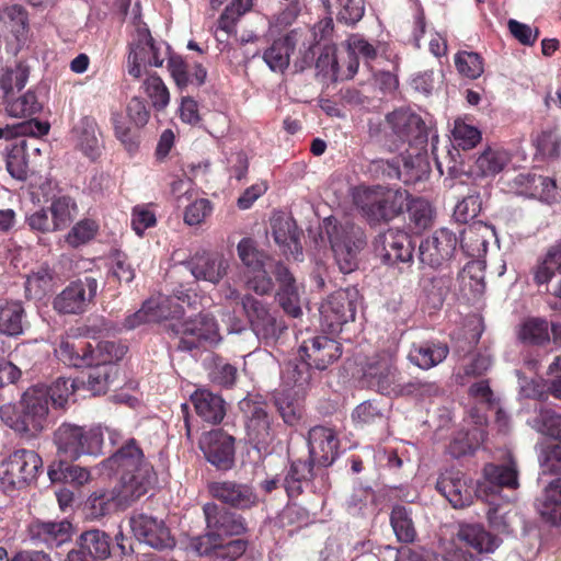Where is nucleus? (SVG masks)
Masks as SVG:
<instances>
[{"label":"nucleus","mask_w":561,"mask_h":561,"mask_svg":"<svg viewBox=\"0 0 561 561\" xmlns=\"http://www.w3.org/2000/svg\"><path fill=\"white\" fill-rule=\"evenodd\" d=\"M197 304V295L180 286L174 290L173 296H157L145 301L142 307L128 320V325L134 328L142 322L179 318L185 313V307L195 310Z\"/></svg>","instance_id":"nucleus-10"},{"label":"nucleus","mask_w":561,"mask_h":561,"mask_svg":"<svg viewBox=\"0 0 561 561\" xmlns=\"http://www.w3.org/2000/svg\"><path fill=\"white\" fill-rule=\"evenodd\" d=\"M55 443L59 454L69 459H78L81 455H101L103 430L101 425L84 431L77 425L62 424L55 433Z\"/></svg>","instance_id":"nucleus-12"},{"label":"nucleus","mask_w":561,"mask_h":561,"mask_svg":"<svg viewBox=\"0 0 561 561\" xmlns=\"http://www.w3.org/2000/svg\"><path fill=\"white\" fill-rule=\"evenodd\" d=\"M48 394L45 386L27 389L19 403L0 407V419L20 435L34 437L48 425Z\"/></svg>","instance_id":"nucleus-5"},{"label":"nucleus","mask_w":561,"mask_h":561,"mask_svg":"<svg viewBox=\"0 0 561 561\" xmlns=\"http://www.w3.org/2000/svg\"><path fill=\"white\" fill-rule=\"evenodd\" d=\"M0 19L4 23H9L11 32L18 41L25 38L27 30V13L20 4L8 5L2 10Z\"/></svg>","instance_id":"nucleus-61"},{"label":"nucleus","mask_w":561,"mask_h":561,"mask_svg":"<svg viewBox=\"0 0 561 561\" xmlns=\"http://www.w3.org/2000/svg\"><path fill=\"white\" fill-rule=\"evenodd\" d=\"M408 191L400 187L373 186L357 192L355 203L369 221H388L399 216L409 201Z\"/></svg>","instance_id":"nucleus-8"},{"label":"nucleus","mask_w":561,"mask_h":561,"mask_svg":"<svg viewBox=\"0 0 561 561\" xmlns=\"http://www.w3.org/2000/svg\"><path fill=\"white\" fill-rule=\"evenodd\" d=\"M533 427L553 439L561 442V415L552 410H540L533 421Z\"/></svg>","instance_id":"nucleus-64"},{"label":"nucleus","mask_w":561,"mask_h":561,"mask_svg":"<svg viewBox=\"0 0 561 561\" xmlns=\"http://www.w3.org/2000/svg\"><path fill=\"white\" fill-rule=\"evenodd\" d=\"M330 14L347 25H354L365 13L364 0H322Z\"/></svg>","instance_id":"nucleus-46"},{"label":"nucleus","mask_w":561,"mask_h":561,"mask_svg":"<svg viewBox=\"0 0 561 561\" xmlns=\"http://www.w3.org/2000/svg\"><path fill=\"white\" fill-rule=\"evenodd\" d=\"M28 142L21 139L14 145L7 157V169L18 180H25L28 173Z\"/></svg>","instance_id":"nucleus-50"},{"label":"nucleus","mask_w":561,"mask_h":561,"mask_svg":"<svg viewBox=\"0 0 561 561\" xmlns=\"http://www.w3.org/2000/svg\"><path fill=\"white\" fill-rule=\"evenodd\" d=\"M512 154L502 147H488L476 159L473 170L481 176H494L511 162Z\"/></svg>","instance_id":"nucleus-43"},{"label":"nucleus","mask_w":561,"mask_h":561,"mask_svg":"<svg viewBox=\"0 0 561 561\" xmlns=\"http://www.w3.org/2000/svg\"><path fill=\"white\" fill-rule=\"evenodd\" d=\"M145 76L146 78L141 85L145 94L149 98L154 108L159 111L163 110L170 102V93L167 85L162 79L154 73Z\"/></svg>","instance_id":"nucleus-52"},{"label":"nucleus","mask_w":561,"mask_h":561,"mask_svg":"<svg viewBox=\"0 0 561 561\" xmlns=\"http://www.w3.org/2000/svg\"><path fill=\"white\" fill-rule=\"evenodd\" d=\"M536 507L543 518L552 524L558 523L561 518V478L546 486L542 496L536 501Z\"/></svg>","instance_id":"nucleus-45"},{"label":"nucleus","mask_w":561,"mask_h":561,"mask_svg":"<svg viewBox=\"0 0 561 561\" xmlns=\"http://www.w3.org/2000/svg\"><path fill=\"white\" fill-rule=\"evenodd\" d=\"M301 32L290 31L284 38L273 42L264 51L263 59L272 71L283 72L289 65L290 53L300 42Z\"/></svg>","instance_id":"nucleus-35"},{"label":"nucleus","mask_w":561,"mask_h":561,"mask_svg":"<svg viewBox=\"0 0 561 561\" xmlns=\"http://www.w3.org/2000/svg\"><path fill=\"white\" fill-rule=\"evenodd\" d=\"M375 252L386 264H407L412 262L413 244L407 232L390 228L375 239Z\"/></svg>","instance_id":"nucleus-19"},{"label":"nucleus","mask_w":561,"mask_h":561,"mask_svg":"<svg viewBox=\"0 0 561 561\" xmlns=\"http://www.w3.org/2000/svg\"><path fill=\"white\" fill-rule=\"evenodd\" d=\"M322 324L332 332L339 330L342 324L354 320L355 306L345 291H335L324 300L320 308Z\"/></svg>","instance_id":"nucleus-26"},{"label":"nucleus","mask_w":561,"mask_h":561,"mask_svg":"<svg viewBox=\"0 0 561 561\" xmlns=\"http://www.w3.org/2000/svg\"><path fill=\"white\" fill-rule=\"evenodd\" d=\"M405 206L409 213L410 224L413 226V229L421 231L432 225L433 209L426 199H409Z\"/></svg>","instance_id":"nucleus-56"},{"label":"nucleus","mask_w":561,"mask_h":561,"mask_svg":"<svg viewBox=\"0 0 561 561\" xmlns=\"http://www.w3.org/2000/svg\"><path fill=\"white\" fill-rule=\"evenodd\" d=\"M107 434L111 444L118 446L107 457L110 500L116 506L124 508L147 493L150 468L134 438H127L121 444L122 436L118 432L107 431Z\"/></svg>","instance_id":"nucleus-2"},{"label":"nucleus","mask_w":561,"mask_h":561,"mask_svg":"<svg viewBox=\"0 0 561 561\" xmlns=\"http://www.w3.org/2000/svg\"><path fill=\"white\" fill-rule=\"evenodd\" d=\"M387 123L399 140L408 142L407 152H424L428 141V130L420 115L410 110L400 108L387 116Z\"/></svg>","instance_id":"nucleus-16"},{"label":"nucleus","mask_w":561,"mask_h":561,"mask_svg":"<svg viewBox=\"0 0 561 561\" xmlns=\"http://www.w3.org/2000/svg\"><path fill=\"white\" fill-rule=\"evenodd\" d=\"M272 236L285 254L296 257L301 254L299 234L295 221L287 216L276 215L271 220Z\"/></svg>","instance_id":"nucleus-36"},{"label":"nucleus","mask_w":561,"mask_h":561,"mask_svg":"<svg viewBox=\"0 0 561 561\" xmlns=\"http://www.w3.org/2000/svg\"><path fill=\"white\" fill-rule=\"evenodd\" d=\"M96 293V280L85 277L84 280L71 283L53 301V308L62 314H78L84 311L87 304Z\"/></svg>","instance_id":"nucleus-22"},{"label":"nucleus","mask_w":561,"mask_h":561,"mask_svg":"<svg viewBox=\"0 0 561 561\" xmlns=\"http://www.w3.org/2000/svg\"><path fill=\"white\" fill-rule=\"evenodd\" d=\"M436 488L455 508H462L472 502V490L458 471L442 474Z\"/></svg>","instance_id":"nucleus-32"},{"label":"nucleus","mask_w":561,"mask_h":561,"mask_svg":"<svg viewBox=\"0 0 561 561\" xmlns=\"http://www.w3.org/2000/svg\"><path fill=\"white\" fill-rule=\"evenodd\" d=\"M493 233L491 227L481 222L469 226L461 231V250L470 257H480L486 253L488 236Z\"/></svg>","instance_id":"nucleus-44"},{"label":"nucleus","mask_w":561,"mask_h":561,"mask_svg":"<svg viewBox=\"0 0 561 561\" xmlns=\"http://www.w3.org/2000/svg\"><path fill=\"white\" fill-rule=\"evenodd\" d=\"M340 343L328 336H314L304 341L299 347L300 362H288L282 369V381L274 393L275 405L283 420L294 425L300 417V401L306 396L311 381L310 367L319 370L340 358Z\"/></svg>","instance_id":"nucleus-1"},{"label":"nucleus","mask_w":561,"mask_h":561,"mask_svg":"<svg viewBox=\"0 0 561 561\" xmlns=\"http://www.w3.org/2000/svg\"><path fill=\"white\" fill-rule=\"evenodd\" d=\"M455 66L458 72L469 79L479 78L484 70L481 56L473 51H459L455 56Z\"/></svg>","instance_id":"nucleus-63"},{"label":"nucleus","mask_w":561,"mask_h":561,"mask_svg":"<svg viewBox=\"0 0 561 561\" xmlns=\"http://www.w3.org/2000/svg\"><path fill=\"white\" fill-rule=\"evenodd\" d=\"M518 336L526 343H545L549 340V323L541 318H528L520 324Z\"/></svg>","instance_id":"nucleus-55"},{"label":"nucleus","mask_w":561,"mask_h":561,"mask_svg":"<svg viewBox=\"0 0 561 561\" xmlns=\"http://www.w3.org/2000/svg\"><path fill=\"white\" fill-rule=\"evenodd\" d=\"M531 273L538 286L548 285L557 273H561V240L548 247L537 259Z\"/></svg>","instance_id":"nucleus-40"},{"label":"nucleus","mask_w":561,"mask_h":561,"mask_svg":"<svg viewBox=\"0 0 561 561\" xmlns=\"http://www.w3.org/2000/svg\"><path fill=\"white\" fill-rule=\"evenodd\" d=\"M457 245L458 237L456 233L447 228L438 229L420 243V261L433 268L440 267L451 260Z\"/></svg>","instance_id":"nucleus-18"},{"label":"nucleus","mask_w":561,"mask_h":561,"mask_svg":"<svg viewBox=\"0 0 561 561\" xmlns=\"http://www.w3.org/2000/svg\"><path fill=\"white\" fill-rule=\"evenodd\" d=\"M362 380L367 388L388 397L438 391V388L433 383L401 382V375L396 366V356L390 351H382L367 358L363 367Z\"/></svg>","instance_id":"nucleus-4"},{"label":"nucleus","mask_w":561,"mask_h":561,"mask_svg":"<svg viewBox=\"0 0 561 561\" xmlns=\"http://www.w3.org/2000/svg\"><path fill=\"white\" fill-rule=\"evenodd\" d=\"M135 278V271L127 261V256L116 245L111 247L107 253V291H113L112 296L121 294Z\"/></svg>","instance_id":"nucleus-29"},{"label":"nucleus","mask_w":561,"mask_h":561,"mask_svg":"<svg viewBox=\"0 0 561 561\" xmlns=\"http://www.w3.org/2000/svg\"><path fill=\"white\" fill-rule=\"evenodd\" d=\"M275 276L279 283V290L277 293V299L284 311L297 318L301 314V308L299 305V295L295 278L286 266L277 264L275 267Z\"/></svg>","instance_id":"nucleus-37"},{"label":"nucleus","mask_w":561,"mask_h":561,"mask_svg":"<svg viewBox=\"0 0 561 561\" xmlns=\"http://www.w3.org/2000/svg\"><path fill=\"white\" fill-rule=\"evenodd\" d=\"M327 233L331 248L342 273H351L356 267V259L365 244L362 229L350 221L337 224L335 219H325Z\"/></svg>","instance_id":"nucleus-11"},{"label":"nucleus","mask_w":561,"mask_h":561,"mask_svg":"<svg viewBox=\"0 0 561 561\" xmlns=\"http://www.w3.org/2000/svg\"><path fill=\"white\" fill-rule=\"evenodd\" d=\"M183 264L196 280L213 285H218L230 267L229 260L222 254L207 251L196 252Z\"/></svg>","instance_id":"nucleus-21"},{"label":"nucleus","mask_w":561,"mask_h":561,"mask_svg":"<svg viewBox=\"0 0 561 561\" xmlns=\"http://www.w3.org/2000/svg\"><path fill=\"white\" fill-rule=\"evenodd\" d=\"M278 263H273L270 261L267 264H263L259 266V268H253L250 271H245V283L247 286L252 289L257 295H266L273 289V282L268 275V270L275 268Z\"/></svg>","instance_id":"nucleus-57"},{"label":"nucleus","mask_w":561,"mask_h":561,"mask_svg":"<svg viewBox=\"0 0 561 561\" xmlns=\"http://www.w3.org/2000/svg\"><path fill=\"white\" fill-rule=\"evenodd\" d=\"M72 525L64 519L60 522L35 520L28 526L32 545L55 548L71 539Z\"/></svg>","instance_id":"nucleus-27"},{"label":"nucleus","mask_w":561,"mask_h":561,"mask_svg":"<svg viewBox=\"0 0 561 561\" xmlns=\"http://www.w3.org/2000/svg\"><path fill=\"white\" fill-rule=\"evenodd\" d=\"M42 459L34 450L19 449L0 463V488L4 492L22 489L36 479Z\"/></svg>","instance_id":"nucleus-13"},{"label":"nucleus","mask_w":561,"mask_h":561,"mask_svg":"<svg viewBox=\"0 0 561 561\" xmlns=\"http://www.w3.org/2000/svg\"><path fill=\"white\" fill-rule=\"evenodd\" d=\"M402 167L397 160L376 159L370 162L369 170L377 175L400 179L405 184H415L428 178L431 172L427 154L424 152H407L402 156Z\"/></svg>","instance_id":"nucleus-14"},{"label":"nucleus","mask_w":561,"mask_h":561,"mask_svg":"<svg viewBox=\"0 0 561 561\" xmlns=\"http://www.w3.org/2000/svg\"><path fill=\"white\" fill-rule=\"evenodd\" d=\"M242 309L253 333L266 344L275 342L286 330L285 322L265 302L251 295L242 298Z\"/></svg>","instance_id":"nucleus-15"},{"label":"nucleus","mask_w":561,"mask_h":561,"mask_svg":"<svg viewBox=\"0 0 561 561\" xmlns=\"http://www.w3.org/2000/svg\"><path fill=\"white\" fill-rule=\"evenodd\" d=\"M451 135L455 146L463 150L476 147L481 140L480 130L461 118H457L454 122Z\"/></svg>","instance_id":"nucleus-59"},{"label":"nucleus","mask_w":561,"mask_h":561,"mask_svg":"<svg viewBox=\"0 0 561 561\" xmlns=\"http://www.w3.org/2000/svg\"><path fill=\"white\" fill-rule=\"evenodd\" d=\"M28 75L30 68L22 61L16 62L14 67H8L0 78V90L3 92V98H7L14 90L23 89Z\"/></svg>","instance_id":"nucleus-51"},{"label":"nucleus","mask_w":561,"mask_h":561,"mask_svg":"<svg viewBox=\"0 0 561 561\" xmlns=\"http://www.w3.org/2000/svg\"><path fill=\"white\" fill-rule=\"evenodd\" d=\"M449 348L446 344L436 342H423L413 344L408 358L421 369H430L442 363L448 355Z\"/></svg>","instance_id":"nucleus-42"},{"label":"nucleus","mask_w":561,"mask_h":561,"mask_svg":"<svg viewBox=\"0 0 561 561\" xmlns=\"http://www.w3.org/2000/svg\"><path fill=\"white\" fill-rule=\"evenodd\" d=\"M25 310L21 302L11 301L0 307V332L16 336L23 333Z\"/></svg>","instance_id":"nucleus-47"},{"label":"nucleus","mask_w":561,"mask_h":561,"mask_svg":"<svg viewBox=\"0 0 561 561\" xmlns=\"http://www.w3.org/2000/svg\"><path fill=\"white\" fill-rule=\"evenodd\" d=\"M375 500V492L370 488H357L347 502L348 512L353 515H373L376 512Z\"/></svg>","instance_id":"nucleus-58"},{"label":"nucleus","mask_w":561,"mask_h":561,"mask_svg":"<svg viewBox=\"0 0 561 561\" xmlns=\"http://www.w3.org/2000/svg\"><path fill=\"white\" fill-rule=\"evenodd\" d=\"M518 486V471L511 456L503 463L485 465L478 493L489 503V522L500 533H508L511 529V522L506 513H501L500 507L503 503H511L516 499Z\"/></svg>","instance_id":"nucleus-3"},{"label":"nucleus","mask_w":561,"mask_h":561,"mask_svg":"<svg viewBox=\"0 0 561 561\" xmlns=\"http://www.w3.org/2000/svg\"><path fill=\"white\" fill-rule=\"evenodd\" d=\"M203 511L207 528L220 539L245 531V523L240 515L219 508L215 503H206Z\"/></svg>","instance_id":"nucleus-28"},{"label":"nucleus","mask_w":561,"mask_h":561,"mask_svg":"<svg viewBox=\"0 0 561 561\" xmlns=\"http://www.w3.org/2000/svg\"><path fill=\"white\" fill-rule=\"evenodd\" d=\"M540 474H561V446L539 443L536 445Z\"/></svg>","instance_id":"nucleus-53"},{"label":"nucleus","mask_w":561,"mask_h":561,"mask_svg":"<svg viewBox=\"0 0 561 561\" xmlns=\"http://www.w3.org/2000/svg\"><path fill=\"white\" fill-rule=\"evenodd\" d=\"M105 560V533L92 529L81 535L79 550H72L67 556V561H104Z\"/></svg>","instance_id":"nucleus-39"},{"label":"nucleus","mask_w":561,"mask_h":561,"mask_svg":"<svg viewBox=\"0 0 561 561\" xmlns=\"http://www.w3.org/2000/svg\"><path fill=\"white\" fill-rule=\"evenodd\" d=\"M333 27L334 23L332 18H325L320 20L310 30H299L302 34L300 37V42L302 41V45L307 47V51L304 57V64L306 66L310 65L313 58V54L310 53L311 47L314 44H318L321 41L329 38L333 32Z\"/></svg>","instance_id":"nucleus-49"},{"label":"nucleus","mask_w":561,"mask_h":561,"mask_svg":"<svg viewBox=\"0 0 561 561\" xmlns=\"http://www.w3.org/2000/svg\"><path fill=\"white\" fill-rule=\"evenodd\" d=\"M135 537L154 549H168L174 546V539L164 522L152 516L139 514L130 519Z\"/></svg>","instance_id":"nucleus-23"},{"label":"nucleus","mask_w":561,"mask_h":561,"mask_svg":"<svg viewBox=\"0 0 561 561\" xmlns=\"http://www.w3.org/2000/svg\"><path fill=\"white\" fill-rule=\"evenodd\" d=\"M392 529L399 541L412 542L416 537V530L412 519V512L403 505H396L390 515Z\"/></svg>","instance_id":"nucleus-48"},{"label":"nucleus","mask_w":561,"mask_h":561,"mask_svg":"<svg viewBox=\"0 0 561 561\" xmlns=\"http://www.w3.org/2000/svg\"><path fill=\"white\" fill-rule=\"evenodd\" d=\"M46 389L48 390V401L51 400L55 408L65 409L70 400H73L75 392L80 389L79 379L71 380L58 378Z\"/></svg>","instance_id":"nucleus-54"},{"label":"nucleus","mask_w":561,"mask_h":561,"mask_svg":"<svg viewBox=\"0 0 561 561\" xmlns=\"http://www.w3.org/2000/svg\"><path fill=\"white\" fill-rule=\"evenodd\" d=\"M136 35L129 45L126 61L127 73L134 79L148 75L149 67H161L169 57L170 46L163 41H154L148 27L141 24L138 13H134Z\"/></svg>","instance_id":"nucleus-7"},{"label":"nucleus","mask_w":561,"mask_h":561,"mask_svg":"<svg viewBox=\"0 0 561 561\" xmlns=\"http://www.w3.org/2000/svg\"><path fill=\"white\" fill-rule=\"evenodd\" d=\"M175 333L181 335L178 347L192 351L205 344H216L220 341L218 324L214 317L201 313L194 319L175 325Z\"/></svg>","instance_id":"nucleus-17"},{"label":"nucleus","mask_w":561,"mask_h":561,"mask_svg":"<svg viewBox=\"0 0 561 561\" xmlns=\"http://www.w3.org/2000/svg\"><path fill=\"white\" fill-rule=\"evenodd\" d=\"M206 459L219 469H228L233 462L234 439L222 431L208 432L199 442Z\"/></svg>","instance_id":"nucleus-25"},{"label":"nucleus","mask_w":561,"mask_h":561,"mask_svg":"<svg viewBox=\"0 0 561 561\" xmlns=\"http://www.w3.org/2000/svg\"><path fill=\"white\" fill-rule=\"evenodd\" d=\"M76 203L68 196L55 198L49 207L57 230L67 227L76 216Z\"/></svg>","instance_id":"nucleus-60"},{"label":"nucleus","mask_w":561,"mask_h":561,"mask_svg":"<svg viewBox=\"0 0 561 561\" xmlns=\"http://www.w3.org/2000/svg\"><path fill=\"white\" fill-rule=\"evenodd\" d=\"M345 68L340 64L336 48L333 45L324 46L316 61L318 73L331 81L352 79L358 70L359 62L355 59L346 60Z\"/></svg>","instance_id":"nucleus-30"},{"label":"nucleus","mask_w":561,"mask_h":561,"mask_svg":"<svg viewBox=\"0 0 561 561\" xmlns=\"http://www.w3.org/2000/svg\"><path fill=\"white\" fill-rule=\"evenodd\" d=\"M88 370L79 379L80 387H84L93 394H100L105 387V358L103 350L96 344L95 350L90 351V358L84 364Z\"/></svg>","instance_id":"nucleus-41"},{"label":"nucleus","mask_w":561,"mask_h":561,"mask_svg":"<svg viewBox=\"0 0 561 561\" xmlns=\"http://www.w3.org/2000/svg\"><path fill=\"white\" fill-rule=\"evenodd\" d=\"M42 103L38 102L34 92L27 91L20 98L8 101L5 110L11 117L27 118L24 122L0 127V139H13L30 136L37 139L49 131V124L32 118L42 111Z\"/></svg>","instance_id":"nucleus-9"},{"label":"nucleus","mask_w":561,"mask_h":561,"mask_svg":"<svg viewBox=\"0 0 561 561\" xmlns=\"http://www.w3.org/2000/svg\"><path fill=\"white\" fill-rule=\"evenodd\" d=\"M457 538L479 553H493L501 545V539L480 524L460 525Z\"/></svg>","instance_id":"nucleus-34"},{"label":"nucleus","mask_w":561,"mask_h":561,"mask_svg":"<svg viewBox=\"0 0 561 561\" xmlns=\"http://www.w3.org/2000/svg\"><path fill=\"white\" fill-rule=\"evenodd\" d=\"M238 256L241 260L242 264L245 267V271L259 268L263 264H267L272 261L264 253L260 252L255 245L254 241L249 238H243L237 245Z\"/></svg>","instance_id":"nucleus-62"},{"label":"nucleus","mask_w":561,"mask_h":561,"mask_svg":"<svg viewBox=\"0 0 561 561\" xmlns=\"http://www.w3.org/2000/svg\"><path fill=\"white\" fill-rule=\"evenodd\" d=\"M58 280L57 274L48 265H39L26 275L25 295L30 299L41 300L54 290Z\"/></svg>","instance_id":"nucleus-38"},{"label":"nucleus","mask_w":561,"mask_h":561,"mask_svg":"<svg viewBox=\"0 0 561 561\" xmlns=\"http://www.w3.org/2000/svg\"><path fill=\"white\" fill-rule=\"evenodd\" d=\"M196 413L204 421L218 424L226 415V402L220 394L199 388L191 394Z\"/></svg>","instance_id":"nucleus-33"},{"label":"nucleus","mask_w":561,"mask_h":561,"mask_svg":"<svg viewBox=\"0 0 561 561\" xmlns=\"http://www.w3.org/2000/svg\"><path fill=\"white\" fill-rule=\"evenodd\" d=\"M241 409L248 414L247 431L251 442L264 445L271 440V423L265 407L249 400L240 402Z\"/></svg>","instance_id":"nucleus-31"},{"label":"nucleus","mask_w":561,"mask_h":561,"mask_svg":"<svg viewBox=\"0 0 561 561\" xmlns=\"http://www.w3.org/2000/svg\"><path fill=\"white\" fill-rule=\"evenodd\" d=\"M216 500L236 510H250L257 505L259 496L252 485L236 481H215L208 486Z\"/></svg>","instance_id":"nucleus-24"},{"label":"nucleus","mask_w":561,"mask_h":561,"mask_svg":"<svg viewBox=\"0 0 561 561\" xmlns=\"http://www.w3.org/2000/svg\"><path fill=\"white\" fill-rule=\"evenodd\" d=\"M308 447L310 462L297 460L290 466L283 485L289 497L297 496L302 491V483L312 476V466H331L339 456V440L333 430L314 426L309 431Z\"/></svg>","instance_id":"nucleus-6"},{"label":"nucleus","mask_w":561,"mask_h":561,"mask_svg":"<svg viewBox=\"0 0 561 561\" xmlns=\"http://www.w3.org/2000/svg\"><path fill=\"white\" fill-rule=\"evenodd\" d=\"M515 194L537 198L546 203L561 201V180L558 184L552 178L536 173H519L511 183Z\"/></svg>","instance_id":"nucleus-20"}]
</instances>
